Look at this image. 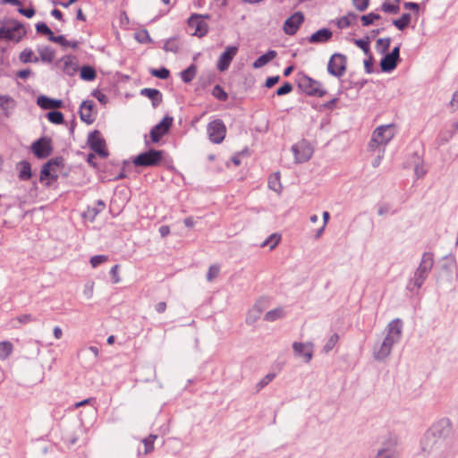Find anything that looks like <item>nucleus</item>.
<instances>
[{"mask_svg":"<svg viewBox=\"0 0 458 458\" xmlns=\"http://www.w3.org/2000/svg\"><path fill=\"white\" fill-rule=\"evenodd\" d=\"M425 458H451L454 454L451 425L448 420L434 424L421 440Z\"/></svg>","mask_w":458,"mask_h":458,"instance_id":"f257e3e1","label":"nucleus"},{"mask_svg":"<svg viewBox=\"0 0 458 458\" xmlns=\"http://www.w3.org/2000/svg\"><path fill=\"white\" fill-rule=\"evenodd\" d=\"M434 266V255L432 252H424L421 256L419 267L414 272L413 277L410 279L407 289L411 292L419 290L428 278Z\"/></svg>","mask_w":458,"mask_h":458,"instance_id":"f03ea898","label":"nucleus"},{"mask_svg":"<svg viewBox=\"0 0 458 458\" xmlns=\"http://www.w3.org/2000/svg\"><path fill=\"white\" fill-rule=\"evenodd\" d=\"M394 136V126L393 124L380 125L372 133L371 140L369 144L370 150L385 147L391 141Z\"/></svg>","mask_w":458,"mask_h":458,"instance_id":"7ed1b4c3","label":"nucleus"},{"mask_svg":"<svg viewBox=\"0 0 458 458\" xmlns=\"http://www.w3.org/2000/svg\"><path fill=\"white\" fill-rule=\"evenodd\" d=\"M398 437L394 435H388L377 450L374 458H401L402 453L398 448Z\"/></svg>","mask_w":458,"mask_h":458,"instance_id":"20e7f679","label":"nucleus"},{"mask_svg":"<svg viewBox=\"0 0 458 458\" xmlns=\"http://www.w3.org/2000/svg\"><path fill=\"white\" fill-rule=\"evenodd\" d=\"M402 334L403 321L400 318H394L388 323L386 335L382 342L392 351L393 346L400 342Z\"/></svg>","mask_w":458,"mask_h":458,"instance_id":"39448f33","label":"nucleus"},{"mask_svg":"<svg viewBox=\"0 0 458 458\" xmlns=\"http://www.w3.org/2000/svg\"><path fill=\"white\" fill-rule=\"evenodd\" d=\"M347 69V56L341 53H335L328 60L327 71L335 78L344 75Z\"/></svg>","mask_w":458,"mask_h":458,"instance_id":"423d86ee","label":"nucleus"},{"mask_svg":"<svg viewBox=\"0 0 458 458\" xmlns=\"http://www.w3.org/2000/svg\"><path fill=\"white\" fill-rule=\"evenodd\" d=\"M163 156V150L151 148L139 154L133 158L132 162L136 166H155L160 164Z\"/></svg>","mask_w":458,"mask_h":458,"instance_id":"0eeeda50","label":"nucleus"},{"mask_svg":"<svg viewBox=\"0 0 458 458\" xmlns=\"http://www.w3.org/2000/svg\"><path fill=\"white\" fill-rule=\"evenodd\" d=\"M207 133L211 142L215 144L221 143L226 134V127L221 119H215L208 123Z\"/></svg>","mask_w":458,"mask_h":458,"instance_id":"6e6552de","label":"nucleus"},{"mask_svg":"<svg viewBox=\"0 0 458 458\" xmlns=\"http://www.w3.org/2000/svg\"><path fill=\"white\" fill-rule=\"evenodd\" d=\"M299 86L309 96L322 98L327 94V90L320 81L308 76H303Z\"/></svg>","mask_w":458,"mask_h":458,"instance_id":"1a4fd4ad","label":"nucleus"},{"mask_svg":"<svg viewBox=\"0 0 458 458\" xmlns=\"http://www.w3.org/2000/svg\"><path fill=\"white\" fill-rule=\"evenodd\" d=\"M25 34L26 30L23 25L17 21H12L11 28H6L4 26L0 28V40L5 38L7 40L19 42Z\"/></svg>","mask_w":458,"mask_h":458,"instance_id":"9d476101","label":"nucleus"},{"mask_svg":"<svg viewBox=\"0 0 458 458\" xmlns=\"http://www.w3.org/2000/svg\"><path fill=\"white\" fill-rule=\"evenodd\" d=\"M87 143L89 148L100 157L106 158L108 157V151L106 149V141L101 137L99 131L95 130L89 132L88 135Z\"/></svg>","mask_w":458,"mask_h":458,"instance_id":"9b49d317","label":"nucleus"},{"mask_svg":"<svg viewBox=\"0 0 458 458\" xmlns=\"http://www.w3.org/2000/svg\"><path fill=\"white\" fill-rule=\"evenodd\" d=\"M173 117L165 116L157 124L150 130L149 135L151 140L155 143L158 142L161 138L166 134L173 124Z\"/></svg>","mask_w":458,"mask_h":458,"instance_id":"f8f14e48","label":"nucleus"},{"mask_svg":"<svg viewBox=\"0 0 458 458\" xmlns=\"http://www.w3.org/2000/svg\"><path fill=\"white\" fill-rule=\"evenodd\" d=\"M31 150L38 158H47L53 151L51 140L47 137H41L32 143Z\"/></svg>","mask_w":458,"mask_h":458,"instance_id":"ddd939ff","label":"nucleus"},{"mask_svg":"<svg viewBox=\"0 0 458 458\" xmlns=\"http://www.w3.org/2000/svg\"><path fill=\"white\" fill-rule=\"evenodd\" d=\"M295 160L297 163H304L308 161L312 154L313 148L306 140H301L292 147Z\"/></svg>","mask_w":458,"mask_h":458,"instance_id":"4468645a","label":"nucleus"},{"mask_svg":"<svg viewBox=\"0 0 458 458\" xmlns=\"http://www.w3.org/2000/svg\"><path fill=\"white\" fill-rule=\"evenodd\" d=\"M202 15L200 14H191L188 19V25L190 28L194 29L193 35L199 38H202L208 32V25L203 20Z\"/></svg>","mask_w":458,"mask_h":458,"instance_id":"2eb2a0df","label":"nucleus"},{"mask_svg":"<svg viewBox=\"0 0 458 458\" xmlns=\"http://www.w3.org/2000/svg\"><path fill=\"white\" fill-rule=\"evenodd\" d=\"M303 21V13L301 12H296L285 20L283 30L287 35H294Z\"/></svg>","mask_w":458,"mask_h":458,"instance_id":"dca6fc26","label":"nucleus"},{"mask_svg":"<svg viewBox=\"0 0 458 458\" xmlns=\"http://www.w3.org/2000/svg\"><path fill=\"white\" fill-rule=\"evenodd\" d=\"M238 47L235 46H230L221 54L217 62V69L220 72H224L228 69L232 60L236 55Z\"/></svg>","mask_w":458,"mask_h":458,"instance_id":"f3484780","label":"nucleus"},{"mask_svg":"<svg viewBox=\"0 0 458 458\" xmlns=\"http://www.w3.org/2000/svg\"><path fill=\"white\" fill-rule=\"evenodd\" d=\"M293 349L296 356L304 357L305 362H310L313 357V344L311 343H299L293 344Z\"/></svg>","mask_w":458,"mask_h":458,"instance_id":"a211bd4d","label":"nucleus"},{"mask_svg":"<svg viewBox=\"0 0 458 458\" xmlns=\"http://www.w3.org/2000/svg\"><path fill=\"white\" fill-rule=\"evenodd\" d=\"M93 107L94 102L92 100H84L80 106V118L87 124H91L95 121V117L92 114Z\"/></svg>","mask_w":458,"mask_h":458,"instance_id":"6ab92c4d","label":"nucleus"},{"mask_svg":"<svg viewBox=\"0 0 458 458\" xmlns=\"http://www.w3.org/2000/svg\"><path fill=\"white\" fill-rule=\"evenodd\" d=\"M332 37L333 32L327 28H323L311 34L308 41L311 44H324L330 41Z\"/></svg>","mask_w":458,"mask_h":458,"instance_id":"aec40b11","label":"nucleus"},{"mask_svg":"<svg viewBox=\"0 0 458 458\" xmlns=\"http://www.w3.org/2000/svg\"><path fill=\"white\" fill-rule=\"evenodd\" d=\"M16 106L15 100L7 95H0V110L4 117L9 118Z\"/></svg>","mask_w":458,"mask_h":458,"instance_id":"412c9836","label":"nucleus"},{"mask_svg":"<svg viewBox=\"0 0 458 458\" xmlns=\"http://www.w3.org/2000/svg\"><path fill=\"white\" fill-rule=\"evenodd\" d=\"M37 104L45 110L56 109L63 106V101L61 99L50 98L47 96L41 95L37 98Z\"/></svg>","mask_w":458,"mask_h":458,"instance_id":"4be33fe9","label":"nucleus"},{"mask_svg":"<svg viewBox=\"0 0 458 458\" xmlns=\"http://www.w3.org/2000/svg\"><path fill=\"white\" fill-rule=\"evenodd\" d=\"M58 178V175L55 174V168L50 167V164H44L41 171H40V177L39 181L41 182H44L46 180H50L46 182L47 186L51 184L52 182L56 181Z\"/></svg>","mask_w":458,"mask_h":458,"instance_id":"5701e85b","label":"nucleus"},{"mask_svg":"<svg viewBox=\"0 0 458 458\" xmlns=\"http://www.w3.org/2000/svg\"><path fill=\"white\" fill-rule=\"evenodd\" d=\"M140 95L148 98L154 107H157L163 100L162 93L157 89L144 88L140 90Z\"/></svg>","mask_w":458,"mask_h":458,"instance_id":"b1692460","label":"nucleus"},{"mask_svg":"<svg viewBox=\"0 0 458 458\" xmlns=\"http://www.w3.org/2000/svg\"><path fill=\"white\" fill-rule=\"evenodd\" d=\"M391 352L392 351L381 342L374 345L373 357L376 360L383 361L391 354Z\"/></svg>","mask_w":458,"mask_h":458,"instance_id":"393cba45","label":"nucleus"},{"mask_svg":"<svg viewBox=\"0 0 458 458\" xmlns=\"http://www.w3.org/2000/svg\"><path fill=\"white\" fill-rule=\"evenodd\" d=\"M106 208V204L102 199L97 200L94 207H89L87 211L84 212V217L93 222L97 216L101 213Z\"/></svg>","mask_w":458,"mask_h":458,"instance_id":"a878e982","label":"nucleus"},{"mask_svg":"<svg viewBox=\"0 0 458 458\" xmlns=\"http://www.w3.org/2000/svg\"><path fill=\"white\" fill-rule=\"evenodd\" d=\"M398 62L399 61L394 57L386 54L380 61L381 71L384 72H390L394 71L396 68Z\"/></svg>","mask_w":458,"mask_h":458,"instance_id":"bb28decb","label":"nucleus"},{"mask_svg":"<svg viewBox=\"0 0 458 458\" xmlns=\"http://www.w3.org/2000/svg\"><path fill=\"white\" fill-rule=\"evenodd\" d=\"M277 55L276 51L268 50L266 54L260 55L258 59L255 60L252 66L255 69H259L266 64H267L270 61H272Z\"/></svg>","mask_w":458,"mask_h":458,"instance_id":"cd10ccee","label":"nucleus"},{"mask_svg":"<svg viewBox=\"0 0 458 458\" xmlns=\"http://www.w3.org/2000/svg\"><path fill=\"white\" fill-rule=\"evenodd\" d=\"M19 169V178L22 181H28L31 177V165L29 161L22 160L17 164Z\"/></svg>","mask_w":458,"mask_h":458,"instance_id":"c85d7f7f","label":"nucleus"},{"mask_svg":"<svg viewBox=\"0 0 458 458\" xmlns=\"http://www.w3.org/2000/svg\"><path fill=\"white\" fill-rule=\"evenodd\" d=\"M358 19V15L353 12H349L346 15L341 17L337 21V26L340 29H346L351 27Z\"/></svg>","mask_w":458,"mask_h":458,"instance_id":"c756f323","label":"nucleus"},{"mask_svg":"<svg viewBox=\"0 0 458 458\" xmlns=\"http://www.w3.org/2000/svg\"><path fill=\"white\" fill-rule=\"evenodd\" d=\"M197 67L195 64H191L187 69L181 72V79L185 83H190L195 77Z\"/></svg>","mask_w":458,"mask_h":458,"instance_id":"7c9ffc66","label":"nucleus"},{"mask_svg":"<svg viewBox=\"0 0 458 458\" xmlns=\"http://www.w3.org/2000/svg\"><path fill=\"white\" fill-rule=\"evenodd\" d=\"M39 53V58L41 61L46 63H52L55 58V51L49 47H44L38 49Z\"/></svg>","mask_w":458,"mask_h":458,"instance_id":"2f4dec72","label":"nucleus"},{"mask_svg":"<svg viewBox=\"0 0 458 458\" xmlns=\"http://www.w3.org/2000/svg\"><path fill=\"white\" fill-rule=\"evenodd\" d=\"M284 315H285V313H284V309L279 307V308H276L274 310L267 311L265 314L264 319L267 321H269V322H273L279 318H284Z\"/></svg>","mask_w":458,"mask_h":458,"instance_id":"473e14b6","label":"nucleus"},{"mask_svg":"<svg viewBox=\"0 0 458 458\" xmlns=\"http://www.w3.org/2000/svg\"><path fill=\"white\" fill-rule=\"evenodd\" d=\"M19 59L23 64L38 63L39 58L36 56L31 49L25 48L19 55Z\"/></svg>","mask_w":458,"mask_h":458,"instance_id":"72a5a7b5","label":"nucleus"},{"mask_svg":"<svg viewBox=\"0 0 458 458\" xmlns=\"http://www.w3.org/2000/svg\"><path fill=\"white\" fill-rule=\"evenodd\" d=\"M411 16L409 13H403L402 16L393 21V24L399 30H403L411 22Z\"/></svg>","mask_w":458,"mask_h":458,"instance_id":"f704fd0d","label":"nucleus"},{"mask_svg":"<svg viewBox=\"0 0 458 458\" xmlns=\"http://www.w3.org/2000/svg\"><path fill=\"white\" fill-rule=\"evenodd\" d=\"M261 313H262V308L260 306V303L257 302L253 306V308L250 310V312L247 316V318H246L247 324L254 323L259 318Z\"/></svg>","mask_w":458,"mask_h":458,"instance_id":"c9c22d12","label":"nucleus"},{"mask_svg":"<svg viewBox=\"0 0 458 458\" xmlns=\"http://www.w3.org/2000/svg\"><path fill=\"white\" fill-rule=\"evenodd\" d=\"M268 187L272 191L276 192H280L282 190V185L280 182V174L279 173H275L268 178Z\"/></svg>","mask_w":458,"mask_h":458,"instance_id":"e433bc0d","label":"nucleus"},{"mask_svg":"<svg viewBox=\"0 0 458 458\" xmlns=\"http://www.w3.org/2000/svg\"><path fill=\"white\" fill-rule=\"evenodd\" d=\"M163 49L165 52L177 53L179 50L178 39L176 37H172L165 40Z\"/></svg>","mask_w":458,"mask_h":458,"instance_id":"4c0bfd02","label":"nucleus"},{"mask_svg":"<svg viewBox=\"0 0 458 458\" xmlns=\"http://www.w3.org/2000/svg\"><path fill=\"white\" fill-rule=\"evenodd\" d=\"M13 352V344L8 341L0 342V360L7 359Z\"/></svg>","mask_w":458,"mask_h":458,"instance_id":"58836bf2","label":"nucleus"},{"mask_svg":"<svg viewBox=\"0 0 458 458\" xmlns=\"http://www.w3.org/2000/svg\"><path fill=\"white\" fill-rule=\"evenodd\" d=\"M47 116L48 121L55 124H62L64 121L63 113L57 110L48 112Z\"/></svg>","mask_w":458,"mask_h":458,"instance_id":"ea45409f","label":"nucleus"},{"mask_svg":"<svg viewBox=\"0 0 458 458\" xmlns=\"http://www.w3.org/2000/svg\"><path fill=\"white\" fill-rule=\"evenodd\" d=\"M96 76V71L91 66H83L81 70V78L84 81H93Z\"/></svg>","mask_w":458,"mask_h":458,"instance_id":"a19ab883","label":"nucleus"},{"mask_svg":"<svg viewBox=\"0 0 458 458\" xmlns=\"http://www.w3.org/2000/svg\"><path fill=\"white\" fill-rule=\"evenodd\" d=\"M454 136V131L450 129L441 131L437 136V144L439 146L447 143Z\"/></svg>","mask_w":458,"mask_h":458,"instance_id":"79ce46f5","label":"nucleus"},{"mask_svg":"<svg viewBox=\"0 0 458 458\" xmlns=\"http://www.w3.org/2000/svg\"><path fill=\"white\" fill-rule=\"evenodd\" d=\"M381 10L386 13L396 14L399 13L400 7L398 4H392L388 0H386L381 5Z\"/></svg>","mask_w":458,"mask_h":458,"instance_id":"37998d69","label":"nucleus"},{"mask_svg":"<svg viewBox=\"0 0 458 458\" xmlns=\"http://www.w3.org/2000/svg\"><path fill=\"white\" fill-rule=\"evenodd\" d=\"M212 95L219 101H226L228 98V94L225 91V89L220 85H216L213 88Z\"/></svg>","mask_w":458,"mask_h":458,"instance_id":"c03bdc74","label":"nucleus"},{"mask_svg":"<svg viewBox=\"0 0 458 458\" xmlns=\"http://www.w3.org/2000/svg\"><path fill=\"white\" fill-rule=\"evenodd\" d=\"M354 44L358 47H360L366 55L371 54L370 48H369V37H367L365 38L354 39Z\"/></svg>","mask_w":458,"mask_h":458,"instance_id":"a18cd8bd","label":"nucleus"},{"mask_svg":"<svg viewBox=\"0 0 458 458\" xmlns=\"http://www.w3.org/2000/svg\"><path fill=\"white\" fill-rule=\"evenodd\" d=\"M135 39L141 44H147V43L153 42V39L149 36L148 31L147 30H142L140 31L136 32Z\"/></svg>","mask_w":458,"mask_h":458,"instance_id":"49530a36","label":"nucleus"},{"mask_svg":"<svg viewBox=\"0 0 458 458\" xmlns=\"http://www.w3.org/2000/svg\"><path fill=\"white\" fill-rule=\"evenodd\" d=\"M391 44V38H378L377 40V50L381 54H385L388 51Z\"/></svg>","mask_w":458,"mask_h":458,"instance_id":"de8ad7c7","label":"nucleus"},{"mask_svg":"<svg viewBox=\"0 0 458 458\" xmlns=\"http://www.w3.org/2000/svg\"><path fill=\"white\" fill-rule=\"evenodd\" d=\"M380 19V15L375 13H369L368 14L360 16L362 26L367 27L373 24L375 20Z\"/></svg>","mask_w":458,"mask_h":458,"instance_id":"09e8293b","label":"nucleus"},{"mask_svg":"<svg viewBox=\"0 0 458 458\" xmlns=\"http://www.w3.org/2000/svg\"><path fill=\"white\" fill-rule=\"evenodd\" d=\"M276 374L270 372L267 374L256 385L257 391H260L263 387L268 385L275 377Z\"/></svg>","mask_w":458,"mask_h":458,"instance_id":"8fccbe9b","label":"nucleus"},{"mask_svg":"<svg viewBox=\"0 0 458 458\" xmlns=\"http://www.w3.org/2000/svg\"><path fill=\"white\" fill-rule=\"evenodd\" d=\"M151 75L157 77L161 80H165L169 77L170 72L165 67H161L159 69H152L150 71Z\"/></svg>","mask_w":458,"mask_h":458,"instance_id":"3c124183","label":"nucleus"},{"mask_svg":"<svg viewBox=\"0 0 458 458\" xmlns=\"http://www.w3.org/2000/svg\"><path fill=\"white\" fill-rule=\"evenodd\" d=\"M338 341V335L333 334L329 339L327 341L326 344L323 347V351L326 353H328L336 344Z\"/></svg>","mask_w":458,"mask_h":458,"instance_id":"603ef678","label":"nucleus"},{"mask_svg":"<svg viewBox=\"0 0 458 458\" xmlns=\"http://www.w3.org/2000/svg\"><path fill=\"white\" fill-rule=\"evenodd\" d=\"M36 30L39 34L47 35L49 37L53 36V31L49 29V27L45 22H38L36 24Z\"/></svg>","mask_w":458,"mask_h":458,"instance_id":"864d4df0","label":"nucleus"},{"mask_svg":"<svg viewBox=\"0 0 458 458\" xmlns=\"http://www.w3.org/2000/svg\"><path fill=\"white\" fill-rule=\"evenodd\" d=\"M156 438V435H149L148 437L143 439V444L145 445V454H148L153 451L154 442Z\"/></svg>","mask_w":458,"mask_h":458,"instance_id":"5fc2aeb1","label":"nucleus"},{"mask_svg":"<svg viewBox=\"0 0 458 458\" xmlns=\"http://www.w3.org/2000/svg\"><path fill=\"white\" fill-rule=\"evenodd\" d=\"M280 242V236L276 233L271 234L262 244L267 246L270 244V249H274Z\"/></svg>","mask_w":458,"mask_h":458,"instance_id":"6e6d98bb","label":"nucleus"},{"mask_svg":"<svg viewBox=\"0 0 458 458\" xmlns=\"http://www.w3.org/2000/svg\"><path fill=\"white\" fill-rule=\"evenodd\" d=\"M352 4L359 12L367 10L369 4V0H352Z\"/></svg>","mask_w":458,"mask_h":458,"instance_id":"4d7b16f0","label":"nucleus"},{"mask_svg":"<svg viewBox=\"0 0 458 458\" xmlns=\"http://www.w3.org/2000/svg\"><path fill=\"white\" fill-rule=\"evenodd\" d=\"M293 85L290 82H284L282 86H280L276 89V95L283 96V95L289 94L290 92L293 91Z\"/></svg>","mask_w":458,"mask_h":458,"instance_id":"13d9d810","label":"nucleus"},{"mask_svg":"<svg viewBox=\"0 0 458 458\" xmlns=\"http://www.w3.org/2000/svg\"><path fill=\"white\" fill-rule=\"evenodd\" d=\"M107 256L106 255H95L90 258V264L93 267H97L100 264L106 262L107 260Z\"/></svg>","mask_w":458,"mask_h":458,"instance_id":"bf43d9fd","label":"nucleus"},{"mask_svg":"<svg viewBox=\"0 0 458 458\" xmlns=\"http://www.w3.org/2000/svg\"><path fill=\"white\" fill-rule=\"evenodd\" d=\"M367 55H368V58L365 59L363 62L364 70H365L366 73L370 74L374 72V70H373L374 59H373V56L371 54Z\"/></svg>","mask_w":458,"mask_h":458,"instance_id":"052dcab7","label":"nucleus"},{"mask_svg":"<svg viewBox=\"0 0 458 458\" xmlns=\"http://www.w3.org/2000/svg\"><path fill=\"white\" fill-rule=\"evenodd\" d=\"M49 40L52 41V42H55V43H58L62 47H67L68 45H70V41L67 40L64 38V36H63V35L55 36V35L53 34L52 37H49Z\"/></svg>","mask_w":458,"mask_h":458,"instance_id":"680f3d73","label":"nucleus"},{"mask_svg":"<svg viewBox=\"0 0 458 458\" xmlns=\"http://www.w3.org/2000/svg\"><path fill=\"white\" fill-rule=\"evenodd\" d=\"M220 268L216 265H211L207 273L208 281H212L215 277H216L219 274Z\"/></svg>","mask_w":458,"mask_h":458,"instance_id":"e2e57ef3","label":"nucleus"},{"mask_svg":"<svg viewBox=\"0 0 458 458\" xmlns=\"http://www.w3.org/2000/svg\"><path fill=\"white\" fill-rule=\"evenodd\" d=\"M64 160L62 157H56L51 158L46 164H50V167L54 168L55 166H56V167L64 166Z\"/></svg>","mask_w":458,"mask_h":458,"instance_id":"0e129e2a","label":"nucleus"},{"mask_svg":"<svg viewBox=\"0 0 458 458\" xmlns=\"http://www.w3.org/2000/svg\"><path fill=\"white\" fill-rule=\"evenodd\" d=\"M337 101H338L337 98H332L331 100L322 104L320 106V110H322V109L333 110L335 107Z\"/></svg>","mask_w":458,"mask_h":458,"instance_id":"69168bd1","label":"nucleus"},{"mask_svg":"<svg viewBox=\"0 0 458 458\" xmlns=\"http://www.w3.org/2000/svg\"><path fill=\"white\" fill-rule=\"evenodd\" d=\"M18 12L24 15L25 17L27 18H31L34 16L35 14V9L33 7H30V8H23V7H21L18 9Z\"/></svg>","mask_w":458,"mask_h":458,"instance_id":"338daca9","label":"nucleus"},{"mask_svg":"<svg viewBox=\"0 0 458 458\" xmlns=\"http://www.w3.org/2000/svg\"><path fill=\"white\" fill-rule=\"evenodd\" d=\"M118 268H119V266L114 265L110 269V275L112 276V281L114 284H117L120 282V277L118 276Z\"/></svg>","mask_w":458,"mask_h":458,"instance_id":"774afa93","label":"nucleus"}]
</instances>
